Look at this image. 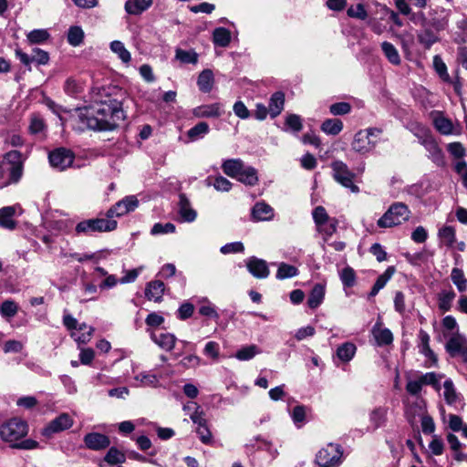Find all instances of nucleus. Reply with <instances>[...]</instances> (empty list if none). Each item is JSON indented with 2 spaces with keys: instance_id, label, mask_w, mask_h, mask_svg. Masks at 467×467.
<instances>
[{
  "instance_id": "nucleus-1",
  "label": "nucleus",
  "mask_w": 467,
  "mask_h": 467,
  "mask_svg": "<svg viewBox=\"0 0 467 467\" xmlns=\"http://www.w3.org/2000/svg\"><path fill=\"white\" fill-rule=\"evenodd\" d=\"M125 118L122 101L109 96L105 100L96 101L88 107L78 109L75 121L78 124L79 130L87 128L93 130H112Z\"/></svg>"
},
{
  "instance_id": "nucleus-2",
  "label": "nucleus",
  "mask_w": 467,
  "mask_h": 467,
  "mask_svg": "<svg viewBox=\"0 0 467 467\" xmlns=\"http://www.w3.org/2000/svg\"><path fill=\"white\" fill-rule=\"evenodd\" d=\"M27 432L28 426L26 422L17 418L11 419L0 427L1 439L10 443L12 448L20 450H33L37 448L38 442L34 440L26 439L19 441L22 438L26 436Z\"/></svg>"
},
{
  "instance_id": "nucleus-3",
  "label": "nucleus",
  "mask_w": 467,
  "mask_h": 467,
  "mask_svg": "<svg viewBox=\"0 0 467 467\" xmlns=\"http://www.w3.org/2000/svg\"><path fill=\"white\" fill-rule=\"evenodd\" d=\"M23 174L21 153L18 150L7 152L0 161V180L5 185L17 182Z\"/></svg>"
},
{
  "instance_id": "nucleus-4",
  "label": "nucleus",
  "mask_w": 467,
  "mask_h": 467,
  "mask_svg": "<svg viewBox=\"0 0 467 467\" xmlns=\"http://www.w3.org/2000/svg\"><path fill=\"white\" fill-rule=\"evenodd\" d=\"M410 211L403 202H395L378 220L377 224L380 228H389L401 224L409 220Z\"/></svg>"
},
{
  "instance_id": "nucleus-5",
  "label": "nucleus",
  "mask_w": 467,
  "mask_h": 467,
  "mask_svg": "<svg viewBox=\"0 0 467 467\" xmlns=\"http://www.w3.org/2000/svg\"><path fill=\"white\" fill-rule=\"evenodd\" d=\"M312 216L317 232L322 234L323 240L327 242L337 231V219L330 217L323 206H317L313 210Z\"/></svg>"
},
{
  "instance_id": "nucleus-6",
  "label": "nucleus",
  "mask_w": 467,
  "mask_h": 467,
  "mask_svg": "<svg viewBox=\"0 0 467 467\" xmlns=\"http://www.w3.org/2000/svg\"><path fill=\"white\" fill-rule=\"evenodd\" d=\"M117 227L115 220L96 218L84 220L76 225L75 231L77 234L89 235L94 233L110 232Z\"/></svg>"
},
{
  "instance_id": "nucleus-7",
  "label": "nucleus",
  "mask_w": 467,
  "mask_h": 467,
  "mask_svg": "<svg viewBox=\"0 0 467 467\" xmlns=\"http://www.w3.org/2000/svg\"><path fill=\"white\" fill-rule=\"evenodd\" d=\"M63 325L70 331V336L78 344H87L90 341L94 328L86 323L79 324L78 320L67 314L63 317Z\"/></svg>"
},
{
  "instance_id": "nucleus-8",
  "label": "nucleus",
  "mask_w": 467,
  "mask_h": 467,
  "mask_svg": "<svg viewBox=\"0 0 467 467\" xmlns=\"http://www.w3.org/2000/svg\"><path fill=\"white\" fill-rule=\"evenodd\" d=\"M332 175L334 180L353 193L359 192V187L354 183L356 174L351 171L348 165L341 161H335L331 163Z\"/></svg>"
},
{
  "instance_id": "nucleus-9",
  "label": "nucleus",
  "mask_w": 467,
  "mask_h": 467,
  "mask_svg": "<svg viewBox=\"0 0 467 467\" xmlns=\"http://www.w3.org/2000/svg\"><path fill=\"white\" fill-rule=\"evenodd\" d=\"M342 455L340 445L328 443L317 452L316 462L320 467H337L341 463Z\"/></svg>"
},
{
  "instance_id": "nucleus-10",
  "label": "nucleus",
  "mask_w": 467,
  "mask_h": 467,
  "mask_svg": "<svg viewBox=\"0 0 467 467\" xmlns=\"http://www.w3.org/2000/svg\"><path fill=\"white\" fill-rule=\"evenodd\" d=\"M445 349L451 357H459L467 365V339L464 336L459 333L452 335L447 341Z\"/></svg>"
},
{
  "instance_id": "nucleus-11",
  "label": "nucleus",
  "mask_w": 467,
  "mask_h": 467,
  "mask_svg": "<svg viewBox=\"0 0 467 467\" xmlns=\"http://www.w3.org/2000/svg\"><path fill=\"white\" fill-rule=\"evenodd\" d=\"M139 205V201L136 196L130 195L113 205L108 212L107 217L111 220L113 217H120L132 211H134Z\"/></svg>"
},
{
  "instance_id": "nucleus-12",
  "label": "nucleus",
  "mask_w": 467,
  "mask_h": 467,
  "mask_svg": "<svg viewBox=\"0 0 467 467\" xmlns=\"http://www.w3.org/2000/svg\"><path fill=\"white\" fill-rule=\"evenodd\" d=\"M48 159L51 166L63 171L71 166L74 156L69 150L59 148L50 152Z\"/></svg>"
},
{
  "instance_id": "nucleus-13",
  "label": "nucleus",
  "mask_w": 467,
  "mask_h": 467,
  "mask_svg": "<svg viewBox=\"0 0 467 467\" xmlns=\"http://www.w3.org/2000/svg\"><path fill=\"white\" fill-rule=\"evenodd\" d=\"M73 425L72 418L67 414L62 413L53 420H51L43 430L42 434L50 437L54 433L63 431L69 429Z\"/></svg>"
},
{
  "instance_id": "nucleus-14",
  "label": "nucleus",
  "mask_w": 467,
  "mask_h": 467,
  "mask_svg": "<svg viewBox=\"0 0 467 467\" xmlns=\"http://www.w3.org/2000/svg\"><path fill=\"white\" fill-rule=\"evenodd\" d=\"M245 264L247 270L254 277L259 279L268 277L270 271L265 260L252 256L246 260Z\"/></svg>"
},
{
  "instance_id": "nucleus-15",
  "label": "nucleus",
  "mask_w": 467,
  "mask_h": 467,
  "mask_svg": "<svg viewBox=\"0 0 467 467\" xmlns=\"http://www.w3.org/2000/svg\"><path fill=\"white\" fill-rule=\"evenodd\" d=\"M377 145V141L372 140L363 130L355 134L352 141V149L358 153L365 154L371 151Z\"/></svg>"
},
{
  "instance_id": "nucleus-16",
  "label": "nucleus",
  "mask_w": 467,
  "mask_h": 467,
  "mask_svg": "<svg viewBox=\"0 0 467 467\" xmlns=\"http://www.w3.org/2000/svg\"><path fill=\"white\" fill-rule=\"evenodd\" d=\"M85 446L92 451H100L109 446L110 441L108 436L99 432H90L84 437Z\"/></svg>"
},
{
  "instance_id": "nucleus-17",
  "label": "nucleus",
  "mask_w": 467,
  "mask_h": 467,
  "mask_svg": "<svg viewBox=\"0 0 467 467\" xmlns=\"http://www.w3.org/2000/svg\"><path fill=\"white\" fill-rule=\"evenodd\" d=\"M443 397L446 403L449 406L453 407L455 410H460L463 408V402L457 393L454 384L451 379H448L443 383Z\"/></svg>"
},
{
  "instance_id": "nucleus-18",
  "label": "nucleus",
  "mask_w": 467,
  "mask_h": 467,
  "mask_svg": "<svg viewBox=\"0 0 467 467\" xmlns=\"http://www.w3.org/2000/svg\"><path fill=\"white\" fill-rule=\"evenodd\" d=\"M223 114L222 105L220 103H212L201 105L192 109V115L195 118H218Z\"/></svg>"
},
{
  "instance_id": "nucleus-19",
  "label": "nucleus",
  "mask_w": 467,
  "mask_h": 467,
  "mask_svg": "<svg viewBox=\"0 0 467 467\" xmlns=\"http://www.w3.org/2000/svg\"><path fill=\"white\" fill-rule=\"evenodd\" d=\"M150 335L151 340L166 351L172 350L177 340L176 337L169 332L151 331Z\"/></svg>"
},
{
  "instance_id": "nucleus-20",
  "label": "nucleus",
  "mask_w": 467,
  "mask_h": 467,
  "mask_svg": "<svg viewBox=\"0 0 467 467\" xmlns=\"http://www.w3.org/2000/svg\"><path fill=\"white\" fill-rule=\"evenodd\" d=\"M421 145H423L426 150L429 152V157L434 163H436L437 165L443 164L442 150H441V148L439 147L438 143L436 142L432 136L425 140H422Z\"/></svg>"
},
{
  "instance_id": "nucleus-21",
  "label": "nucleus",
  "mask_w": 467,
  "mask_h": 467,
  "mask_svg": "<svg viewBox=\"0 0 467 467\" xmlns=\"http://www.w3.org/2000/svg\"><path fill=\"white\" fill-rule=\"evenodd\" d=\"M179 214L183 222L192 223L195 221L197 213L191 206L190 201L182 193L179 196Z\"/></svg>"
},
{
  "instance_id": "nucleus-22",
  "label": "nucleus",
  "mask_w": 467,
  "mask_h": 467,
  "mask_svg": "<svg viewBox=\"0 0 467 467\" xmlns=\"http://www.w3.org/2000/svg\"><path fill=\"white\" fill-rule=\"evenodd\" d=\"M450 11L445 9L435 10L434 16L427 21V24L435 31L444 30L449 23Z\"/></svg>"
},
{
  "instance_id": "nucleus-23",
  "label": "nucleus",
  "mask_w": 467,
  "mask_h": 467,
  "mask_svg": "<svg viewBox=\"0 0 467 467\" xmlns=\"http://www.w3.org/2000/svg\"><path fill=\"white\" fill-rule=\"evenodd\" d=\"M165 285L162 281L155 280L147 284L145 288V296L149 300L160 302L163 296Z\"/></svg>"
},
{
  "instance_id": "nucleus-24",
  "label": "nucleus",
  "mask_w": 467,
  "mask_h": 467,
  "mask_svg": "<svg viewBox=\"0 0 467 467\" xmlns=\"http://www.w3.org/2000/svg\"><path fill=\"white\" fill-rule=\"evenodd\" d=\"M252 216L255 221H269L274 217V210L267 203L260 202L253 207Z\"/></svg>"
},
{
  "instance_id": "nucleus-25",
  "label": "nucleus",
  "mask_w": 467,
  "mask_h": 467,
  "mask_svg": "<svg viewBox=\"0 0 467 467\" xmlns=\"http://www.w3.org/2000/svg\"><path fill=\"white\" fill-rule=\"evenodd\" d=\"M244 161L241 159H229L223 162V171L231 178H236L244 168Z\"/></svg>"
},
{
  "instance_id": "nucleus-26",
  "label": "nucleus",
  "mask_w": 467,
  "mask_h": 467,
  "mask_svg": "<svg viewBox=\"0 0 467 467\" xmlns=\"http://www.w3.org/2000/svg\"><path fill=\"white\" fill-rule=\"evenodd\" d=\"M325 285L322 284H316L309 294L307 306L312 309L318 307L325 298Z\"/></svg>"
},
{
  "instance_id": "nucleus-27",
  "label": "nucleus",
  "mask_w": 467,
  "mask_h": 467,
  "mask_svg": "<svg viewBox=\"0 0 467 467\" xmlns=\"http://www.w3.org/2000/svg\"><path fill=\"white\" fill-rule=\"evenodd\" d=\"M395 272H396L395 266H393V265L389 266L385 270V272L377 278V280L369 293V296L373 297L376 295H378V293L382 288H384V286L387 285V283L391 279V277L393 276Z\"/></svg>"
},
{
  "instance_id": "nucleus-28",
  "label": "nucleus",
  "mask_w": 467,
  "mask_h": 467,
  "mask_svg": "<svg viewBox=\"0 0 467 467\" xmlns=\"http://www.w3.org/2000/svg\"><path fill=\"white\" fill-rule=\"evenodd\" d=\"M153 0H128L125 3V11L130 15H140L146 11Z\"/></svg>"
},
{
  "instance_id": "nucleus-29",
  "label": "nucleus",
  "mask_w": 467,
  "mask_h": 467,
  "mask_svg": "<svg viewBox=\"0 0 467 467\" xmlns=\"http://www.w3.org/2000/svg\"><path fill=\"white\" fill-rule=\"evenodd\" d=\"M433 125L442 135H450L453 131L452 122L449 119L445 118L441 112H435Z\"/></svg>"
},
{
  "instance_id": "nucleus-30",
  "label": "nucleus",
  "mask_w": 467,
  "mask_h": 467,
  "mask_svg": "<svg viewBox=\"0 0 467 467\" xmlns=\"http://www.w3.org/2000/svg\"><path fill=\"white\" fill-rule=\"evenodd\" d=\"M285 104V94L281 91L274 93L269 101V114L272 118L277 117L283 110Z\"/></svg>"
},
{
  "instance_id": "nucleus-31",
  "label": "nucleus",
  "mask_w": 467,
  "mask_h": 467,
  "mask_svg": "<svg viewBox=\"0 0 467 467\" xmlns=\"http://www.w3.org/2000/svg\"><path fill=\"white\" fill-rule=\"evenodd\" d=\"M357 348L351 342H346L337 348L336 357L341 362H349L356 354Z\"/></svg>"
},
{
  "instance_id": "nucleus-32",
  "label": "nucleus",
  "mask_w": 467,
  "mask_h": 467,
  "mask_svg": "<svg viewBox=\"0 0 467 467\" xmlns=\"http://www.w3.org/2000/svg\"><path fill=\"white\" fill-rule=\"evenodd\" d=\"M205 184L213 186L218 192H229L233 186L232 182L222 175L208 176Z\"/></svg>"
},
{
  "instance_id": "nucleus-33",
  "label": "nucleus",
  "mask_w": 467,
  "mask_h": 467,
  "mask_svg": "<svg viewBox=\"0 0 467 467\" xmlns=\"http://www.w3.org/2000/svg\"><path fill=\"white\" fill-rule=\"evenodd\" d=\"M214 84L213 73L211 69L202 70L197 79V85L201 91L208 93L213 89Z\"/></svg>"
},
{
  "instance_id": "nucleus-34",
  "label": "nucleus",
  "mask_w": 467,
  "mask_h": 467,
  "mask_svg": "<svg viewBox=\"0 0 467 467\" xmlns=\"http://www.w3.org/2000/svg\"><path fill=\"white\" fill-rule=\"evenodd\" d=\"M431 26L426 23L423 29L418 34L419 42L426 48H430L433 44L439 41V37L435 32H433Z\"/></svg>"
},
{
  "instance_id": "nucleus-35",
  "label": "nucleus",
  "mask_w": 467,
  "mask_h": 467,
  "mask_svg": "<svg viewBox=\"0 0 467 467\" xmlns=\"http://www.w3.org/2000/svg\"><path fill=\"white\" fill-rule=\"evenodd\" d=\"M15 208L6 206L0 209V226L8 230L16 228V222L13 219Z\"/></svg>"
},
{
  "instance_id": "nucleus-36",
  "label": "nucleus",
  "mask_w": 467,
  "mask_h": 467,
  "mask_svg": "<svg viewBox=\"0 0 467 467\" xmlns=\"http://www.w3.org/2000/svg\"><path fill=\"white\" fill-rule=\"evenodd\" d=\"M235 179L248 186H254L258 182L257 171L251 166L244 167Z\"/></svg>"
},
{
  "instance_id": "nucleus-37",
  "label": "nucleus",
  "mask_w": 467,
  "mask_h": 467,
  "mask_svg": "<svg viewBox=\"0 0 467 467\" xmlns=\"http://www.w3.org/2000/svg\"><path fill=\"white\" fill-rule=\"evenodd\" d=\"M456 295L452 289L441 290L438 295V306L442 312H448L451 308L452 301Z\"/></svg>"
},
{
  "instance_id": "nucleus-38",
  "label": "nucleus",
  "mask_w": 467,
  "mask_h": 467,
  "mask_svg": "<svg viewBox=\"0 0 467 467\" xmlns=\"http://www.w3.org/2000/svg\"><path fill=\"white\" fill-rule=\"evenodd\" d=\"M381 49L383 51L384 56L387 57L389 63H391L394 66L400 65L401 59L399 51L390 42H382Z\"/></svg>"
},
{
  "instance_id": "nucleus-39",
  "label": "nucleus",
  "mask_w": 467,
  "mask_h": 467,
  "mask_svg": "<svg viewBox=\"0 0 467 467\" xmlns=\"http://www.w3.org/2000/svg\"><path fill=\"white\" fill-rule=\"evenodd\" d=\"M444 375L436 373V372H427L425 374H421L419 378L421 380L422 385H430L436 391L441 390V380L443 379Z\"/></svg>"
},
{
  "instance_id": "nucleus-40",
  "label": "nucleus",
  "mask_w": 467,
  "mask_h": 467,
  "mask_svg": "<svg viewBox=\"0 0 467 467\" xmlns=\"http://www.w3.org/2000/svg\"><path fill=\"white\" fill-rule=\"evenodd\" d=\"M213 38L216 46L225 47L231 42V32L225 27H217L213 33Z\"/></svg>"
},
{
  "instance_id": "nucleus-41",
  "label": "nucleus",
  "mask_w": 467,
  "mask_h": 467,
  "mask_svg": "<svg viewBox=\"0 0 467 467\" xmlns=\"http://www.w3.org/2000/svg\"><path fill=\"white\" fill-rule=\"evenodd\" d=\"M110 50L118 56V57L125 64H129L131 60L130 51L125 47L121 41L114 40L110 43Z\"/></svg>"
},
{
  "instance_id": "nucleus-42",
  "label": "nucleus",
  "mask_w": 467,
  "mask_h": 467,
  "mask_svg": "<svg viewBox=\"0 0 467 467\" xmlns=\"http://www.w3.org/2000/svg\"><path fill=\"white\" fill-rule=\"evenodd\" d=\"M210 131L209 125L204 122H199L187 131V136L192 141L203 138Z\"/></svg>"
},
{
  "instance_id": "nucleus-43",
  "label": "nucleus",
  "mask_w": 467,
  "mask_h": 467,
  "mask_svg": "<svg viewBox=\"0 0 467 467\" xmlns=\"http://www.w3.org/2000/svg\"><path fill=\"white\" fill-rule=\"evenodd\" d=\"M262 353V350L256 345H248L240 348L234 357L242 361L250 360L256 355Z\"/></svg>"
},
{
  "instance_id": "nucleus-44",
  "label": "nucleus",
  "mask_w": 467,
  "mask_h": 467,
  "mask_svg": "<svg viewBox=\"0 0 467 467\" xmlns=\"http://www.w3.org/2000/svg\"><path fill=\"white\" fill-rule=\"evenodd\" d=\"M343 129V122L338 119H327L321 125V130L328 135H337Z\"/></svg>"
},
{
  "instance_id": "nucleus-45",
  "label": "nucleus",
  "mask_w": 467,
  "mask_h": 467,
  "mask_svg": "<svg viewBox=\"0 0 467 467\" xmlns=\"http://www.w3.org/2000/svg\"><path fill=\"white\" fill-rule=\"evenodd\" d=\"M387 409L379 407L374 409L369 414V421L372 429L377 430L386 421Z\"/></svg>"
},
{
  "instance_id": "nucleus-46",
  "label": "nucleus",
  "mask_w": 467,
  "mask_h": 467,
  "mask_svg": "<svg viewBox=\"0 0 467 467\" xmlns=\"http://www.w3.org/2000/svg\"><path fill=\"white\" fill-rule=\"evenodd\" d=\"M433 67L436 73L439 75L442 81L446 83L451 82V78L448 73L447 66L442 60V58L438 55L433 57Z\"/></svg>"
},
{
  "instance_id": "nucleus-47",
  "label": "nucleus",
  "mask_w": 467,
  "mask_h": 467,
  "mask_svg": "<svg viewBox=\"0 0 467 467\" xmlns=\"http://www.w3.org/2000/svg\"><path fill=\"white\" fill-rule=\"evenodd\" d=\"M451 279L459 292L462 293L467 290V279L465 278L462 269L456 267L452 268L451 273Z\"/></svg>"
},
{
  "instance_id": "nucleus-48",
  "label": "nucleus",
  "mask_w": 467,
  "mask_h": 467,
  "mask_svg": "<svg viewBox=\"0 0 467 467\" xmlns=\"http://www.w3.org/2000/svg\"><path fill=\"white\" fill-rule=\"evenodd\" d=\"M19 306L13 300H5L0 306V315L6 320L13 318L18 312Z\"/></svg>"
},
{
  "instance_id": "nucleus-49",
  "label": "nucleus",
  "mask_w": 467,
  "mask_h": 467,
  "mask_svg": "<svg viewBox=\"0 0 467 467\" xmlns=\"http://www.w3.org/2000/svg\"><path fill=\"white\" fill-rule=\"evenodd\" d=\"M438 235L441 242L448 247H451L455 243V229L452 226H443L440 229Z\"/></svg>"
},
{
  "instance_id": "nucleus-50",
  "label": "nucleus",
  "mask_w": 467,
  "mask_h": 467,
  "mask_svg": "<svg viewBox=\"0 0 467 467\" xmlns=\"http://www.w3.org/2000/svg\"><path fill=\"white\" fill-rule=\"evenodd\" d=\"M410 130L419 139L420 143L431 137L430 130L419 122H413L410 124Z\"/></svg>"
},
{
  "instance_id": "nucleus-51",
  "label": "nucleus",
  "mask_w": 467,
  "mask_h": 467,
  "mask_svg": "<svg viewBox=\"0 0 467 467\" xmlns=\"http://www.w3.org/2000/svg\"><path fill=\"white\" fill-rule=\"evenodd\" d=\"M298 275V269L292 265L285 263H281L278 265V269L276 272V278L283 280L286 278H291L294 276H296Z\"/></svg>"
},
{
  "instance_id": "nucleus-52",
  "label": "nucleus",
  "mask_w": 467,
  "mask_h": 467,
  "mask_svg": "<svg viewBox=\"0 0 467 467\" xmlns=\"http://www.w3.org/2000/svg\"><path fill=\"white\" fill-rule=\"evenodd\" d=\"M374 337L379 346L389 345L393 340L392 333L388 328H373Z\"/></svg>"
},
{
  "instance_id": "nucleus-53",
  "label": "nucleus",
  "mask_w": 467,
  "mask_h": 467,
  "mask_svg": "<svg viewBox=\"0 0 467 467\" xmlns=\"http://www.w3.org/2000/svg\"><path fill=\"white\" fill-rule=\"evenodd\" d=\"M49 36L50 35L47 29H34L26 36L30 44H42L46 42Z\"/></svg>"
},
{
  "instance_id": "nucleus-54",
  "label": "nucleus",
  "mask_w": 467,
  "mask_h": 467,
  "mask_svg": "<svg viewBox=\"0 0 467 467\" xmlns=\"http://www.w3.org/2000/svg\"><path fill=\"white\" fill-rule=\"evenodd\" d=\"M84 39V31L80 26H71L67 33V41L73 47L79 46Z\"/></svg>"
},
{
  "instance_id": "nucleus-55",
  "label": "nucleus",
  "mask_w": 467,
  "mask_h": 467,
  "mask_svg": "<svg viewBox=\"0 0 467 467\" xmlns=\"http://www.w3.org/2000/svg\"><path fill=\"white\" fill-rule=\"evenodd\" d=\"M65 92L71 96L76 97L83 91V86L73 78H68L64 84Z\"/></svg>"
},
{
  "instance_id": "nucleus-56",
  "label": "nucleus",
  "mask_w": 467,
  "mask_h": 467,
  "mask_svg": "<svg viewBox=\"0 0 467 467\" xmlns=\"http://www.w3.org/2000/svg\"><path fill=\"white\" fill-rule=\"evenodd\" d=\"M105 462H107L109 464H118L122 463L125 462L126 457L123 452H121L119 450H118L115 447H111L109 451L107 452L105 458Z\"/></svg>"
},
{
  "instance_id": "nucleus-57",
  "label": "nucleus",
  "mask_w": 467,
  "mask_h": 467,
  "mask_svg": "<svg viewBox=\"0 0 467 467\" xmlns=\"http://www.w3.org/2000/svg\"><path fill=\"white\" fill-rule=\"evenodd\" d=\"M340 280L344 286L352 287L356 282V274L353 268L347 266L339 274Z\"/></svg>"
},
{
  "instance_id": "nucleus-58",
  "label": "nucleus",
  "mask_w": 467,
  "mask_h": 467,
  "mask_svg": "<svg viewBox=\"0 0 467 467\" xmlns=\"http://www.w3.org/2000/svg\"><path fill=\"white\" fill-rule=\"evenodd\" d=\"M135 380L140 381L142 386L156 387L159 379L156 375L150 372H142L135 377Z\"/></svg>"
},
{
  "instance_id": "nucleus-59",
  "label": "nucleus",
  "mask_w": 467,
  "mask_h": 467,
  "mask_svg": "<svg viewBox=\"0 0 467 467\" xmlns=\"http://www.w3.org/2000/svg\"><path fill=\"white\" fill-rule=\"evenodd\" d=\"M176 58L185 64H196L198 56L194 51L176 50Z\"/></svg>"
},
{
  "instance_id": "nucleus-60",
  "label": "nucleus",
  "mask_w": 467,
  "mask_h": 467,
  "mask_svg": "<svg viewBox=\"0 0 467 467\" xmlns=\"http://www.w3.org/2000/svg\"><path fill=\"white\" fill-rule=\"evenodd\" d=\"M348 16L360 20H365L368 17V13L362 4L351 5L348 9Z\"/></svg>"
},
{
  "instance_id": "nucleus-61",
  "label": "nucleus",
  "mask_w": 467,
  "mask_h": 467,
  "mask_svg": "<svg viewBox=\"0 0 467 467\" xmlns=\"http://www.w3.org/2000/svg\"><path fill=\"white\" fill-rule=\"evenodd\" d=\"M351 110V105L348 102H337L330 105L329 111L334 116L346 115Z\"/></svg>"
},
{
  "instance_id": "nucleus-62",
  "label": "nucleus",
  "mask_w": 467,
  "mask_h": 467,
  "mask_svg": "<svg viewBox=\"0 0 467 467\" xmlns=\"http://www.w3.org/2000/svg\"><path fill=\"white\" fill-rule=\"evenodd\" d=\"M175 229H176L175 225L171 223H167L164 224L157 223L152 226L150 233L153 235L162 234H170V233H174Z\"/></svg>"
},
{
  "instance_id": "nucleus-63",
  "label": "nucleus",
  "mask_w": 467,
  "mask_h": 467,
  "mask_svg": "<svg viewBox=\"0 0 467 467\" xmlns=\"http://www.w3.org/2000/svg\"><path fill=\"white\" fill-rule=\"evenodd\" d=\"M422 383L420 378L416 379H409L406 384V390L411 396H419L422 389Z\"/></svg>"
},
{
  "instance_id": "nucleus-64",
  "label": "nucleus",
  "mask_w": 467,
  "mask_h": 467,
  "mask_svg": "<svg viewBox=\"0 0 467 467\" xmlns=\"http://www.w3.org/2000/svg\"><path fill=\"white\" fill-rule=\"evenodd\" d=\"M46 124L42 118L38 116H33L31 118L30 125H29V131L32 134H38L45 130Z\"/></svg>"
}]
</instances>
